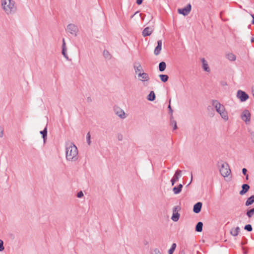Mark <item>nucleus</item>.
I'll list each match as a JSON object with an SVG mask.
<instances>
[{
  "label": "nucleus",
  "instance_id": "19",
  "mask_svg": "<svg viewBox=\"0 0 254 254\" xmlns=\"http://www.w3.org/2000/svg\"><path fill=\"white\" fill-rule=\"evenodd\" d=\"M133 67L136 73H137L138 72H140L142 70V66L139 63H135Z\"/></svg>",
  "mask_w": 254,
  "mask_h": 254
},
{
  "label": "nucleus",
  "instance_id": "43",
  "mask_svg": "<svg viewBox=\"0 0 254 254\" xmlns=\"http://www.w3.org/2000/svg\"><path fill=\"white\" fill-rule=\"evenodd\" d=\"M143 0H136V3L138 5H140L142 3Z\"/></svg>",
  "mask_w": 254,
  "mask_h": 254
},
{
  "label": "nucleus",
  "instance_id": "53",
  "mask_svg": "<svg viewBox=\"0 0 254 254\" xmlns=\"http://www.w3.org/2000/svg\"><path fill=\"white\" fill-rule=\"evenodd\" d=\"M191 181H190V182L189 183V185H190L191 184Z\"/></svg>",
  "mask_w": 254,
  "mask_h": 254
},
{
  "label": "nucleus",
  "instance_id": "26",
  "mask_svg": "<svg viewBox=\"0 0 254 254\" xmlns=\"http://www.w3.org/2000/svg\"><path fill=\"white\" fill-rule=\"evenodd\" d=\"M173 124H175V127H174V130H175L177 128V122L176 121L174 120V117L172 114H170V125H172Z\"/></svg>",
  "mask_w": 254,
  "mask_h": 254
},
{
  "label": "nucleus",
  "instance_id": "57",
  "mask_svg": "<svg viewBox=\"0 0 254 254\" xmlns=\"http://www.w3.org/2000/svg\"><path fill=\"white\" fill-rule=\"evenodd\" d=\"M168 254H170V253H168Z\"/></svg>",
  "mask_w": 254,
  "mask_h": 254
},
{
  "label": "nucleus",
  "instance_id": "46",
  "mask_svg": "<svg viewBox=\"0 0 254 254\" xmlns=\"http://www.w3.org/2000/svg\"><path fill=\"white\" fill-rule=\"evenodd\" d=\"M246 176V180L248 181L249 180V175H245Z\"/></svg>",
  "mask_w": 254,
  "mask_h": 254
},
{
  "label": "nucleus",
  "instance_id": "21",
  "mask_svg": "<svg viewBox=\"0 0 254 254\" xmlns=\"http://www.w3.org/2000/svg\"><path fill=\"white\" fill-rule=\"evenodd\" d=\"M254 202V195L251 196L250 197L248 198L247 200L245 205L248 206L250 205H252Z\"/></svg>",
  "mask_w": 254,
  "mask_h": 254
},
{
  "label": "nucleus",
  "instance_id": "12",
  "mask_svg": "<svg viewBox=\"0 0 254 254\" xmlns=\"http://www.w3.org/2000/svg\"><path fill=\"white\" fill-rule=\"evenodd\" d=\"M114 110L116 114L121 119H125L126 117L125 113L122 109L119 108H115Z\"/></svg>",
  "mask_w": 254,
  "mask_h": 254
},
{
  "label": "nucleus",
  "instance_id": "48",
  "mask_svg": "<svg viewBox=\"0 0 254 254\" xmlns=\"http://www.w3.org/2000/svg\"><path fill=\"white\" fill-rule=\"evenodd\" d=\"M251 42L253 43L254 42V37H252L251 39Z\"/></svg>",
  "mask_w": 254,
  "mask_h": 254
},
{
  "label": "nucleus",
  "instance_id": "3",
  "mask_svg": "<svg viewBox=\"0 0 254 254\" xmlns=\"http://www.w3.org/2000/svg\"><path fill=\"white\" fill-rule=\"evenodd\" d=\"M212 105L215 108L216 112L220 114L221 117L225 121L228 120V116L225 107L216 100L212 101Z\"/></svg>",
  "mask_w": 254,
  "mask_h": 254
},
{
  "label": "nucleus",
  "instance_id": "37",
  "mask_svg": "<svg viewBox=\"0 0 254 254\" xmlns=\"http://www.w3.org/2000/svg\"><path fill=\"white\" fill-rule=\"evenodd\" d=\"M3 242L0 239V251L1 252L4 250Z\"/></svg>",
  "mask_w": 254,
  "mask_h": 254
},
{
  "label": "nucleus",
  "instance_id": "13",
  "mask_svg": "<svg viewBox=\"0 0 254 254\" xmlns=\"http://www.w3.org/2000/svg\"><path fill=\"white\" fill-rule=\"evenodd\" d=\"M202 205V203L201 202H197L193 206V211L195 213H198L201 211Z\"/></svg>",
  "mask_w": 254,
  "mask_h": 254
},
{
  "label": "nucleus",
  "instance_id": "9",
  "mask_svg": "<svg viewBox=\"0 0 254 254\" xmlns=\"http://www.w3.org/2000/svg\"><path fill=\"white\" fill-rule=\"evenodd\" d=\"M241 118L246 123L250 122L251 120V113L248 110H245L242 114Z\"/></svg>",
  "mask_w": 254,
  "mask_h": 254
},
{
  "label": "nucleus",
  "instance_id": "31",
  "mask_svg": "<svg viewBox=\"0 0 254 254\" xmlns=\"http://www.w3.org/2000/svg\"><path fill=\"white\" fill-rule=\"evenodd\" d=\"M149 79L148 75L145 72H143L141 79H140L142 81H148Z\"/></svg>",
  "mask_w": 254,
  "mask_h": 254
},
{
  "label": "nucleus",
  "instance_id": "47",
  "mask_svg": "<svg viewBox=\"0 0 254 254\" xmlns=\"http://www.w3.org/2000/svg\"><path fill=\"white\" fill-rule=\"evenodd\" d=\"M222 85L223 86L227 85V83L225 82H222Z\"/></svg>",
  "mask_w": 254,
  "mask_h": 254
},
{
  "label": "nucleus",
  "instance_id": "33",
  "mask_svg": "<svg viewBox=\"0 0 254 254\" xmlns=\"http://www.w3.org/2000/svg\"><path fill=\"white\" fill-rule=\"evenodd\" d=\"M244 229L248 232H251L253 230L252 226L250 224L245 225Z\"/></svg>",
  "mask_w": 254,
  "mask_h": 254
},
{
  "label": "nucleus",
  "instance_id": "17",
  "mask_svg": "<svg viewBox=\"0 0 254 254\" xmlns=\"http://www.w3.org/2000/svg\"><path fill=\"white\" fill-rule=\"evenodd\" d=\"M183 186L182 184H180L177 187H175L173 189L174 193L176 194H179L182 191Z\"/></svg>",
  "mask_w": 254,
  "mask_h": 254
},
{
  "label": "nucleus",
  "instance_id": "45",
  "mask_svg": "<svg viewBox=\"0 0 254 254\" xmlns=\"http://www.w3.org/2000/svg\"><path fill=\"white\" fill-rule=\"evenodd\" d=\"M252 16L253 17V20H252V23L253 24H254V15H252Z\"/></svg>",
  "mask_w": 254,
  "mask_h": 254
},
{
  "label": "nucleus",
  "instance_id": "27",
  "mask_svg": "<svg viewBox=\"0 0 254 254\" xmlns=\"http://www.w3.org/2000/svg\"><path fill=\"white\" fill-rule=\"evenodd\" d=\"M227 59L230 61H234L236 60V56L232 53H229L227 55Z\"/></svg>",
  "mask_w": 254,
  "mask_h": 254
},
{
  "label": "nucleus",
  "instance_id": "1",
  "mask_svg": "<svg viewBox=\"0 0 254 254\" xmlns=\"http://www.w3.org/2000/svg\"><path fill=\"white\" fill-rule=\"evenodd\" d=\"M66 159L71 162H75L78 159V150L72 142L66 144Z\"/></svg>",
  "mask_w": 254,
  "mask_h": 254
},
{
  "label": "nucleus",
  "instance_id": "38",
  "mask_svg": "<svg viewBox=\"0 0 254 254\" xmlns=\"http://www.w3.org/2000/svg\"><path fill=\"white\" fill-rule=\"evenodd\" d=\"M3 135V128L0 126V137H2Z\"/></svg>",
  "mask_w": 254,
  "mask_h": 254
},
{
  "label": "nucleus",
  "instance_id": "20",
  "mask_svg": "<svg viewBox=\"0 0 254 254\" xmlns=\"http://www.w3.org/2000/svg\"><path fill=\"white\" fill-rule=\"evenodd\" d=\"M156 96L154 91H151L147 97V99L150 101H153L155 99Z\"/></svg>",
  "mask_w": 254,
  "mask_h": 254
},
{
  "label": "nucleus",
  "instance_id": "54",
  "mask_svg": "<svg viewBox=\"0 0 254 254\" xmlns=\"http://www.w3.org/2000/svg\"><path fill=\"white\" fill-rule=\"evenodd\" d=\"M191 181H190V182L189 183V185H190L191 184Z\"/></svg>",
  "mask_w": 254,
  "mask_h": 254
},
{
  "label": "nucleus",
  "instance_id": "49",
  "mask_svg": "<svg viewBox=\"0 0 254 254\" xmlns=\"http://www.w3.org/2000/svg\"><path fill=\"white\" fill-rule=\"evenodd\" d=\"M192 173H191V181L192 180Z\"/></svg>",
  "mask_w": 254,
  "mask_h": 254
},
{
  "label": "nucleus",
  "instance_id": "29",
  "mask_svg": "<svg viewBox=\"0 0 254 254\" xmlns=\"http://www.w3.org/2000/svg\"><path fill=\"white\" fill-rule=\"evenodd\" d=\"M254 214V209L253 208L248 210L246 212V215L249 218H251L253 217Z\"/></svg>",
  "mask_w": 254,
  "mask_h": 254
},
{
  "label": "nucleus",
  "instance_id": "39",
  "mask_svg": "<svg viewBox=\"0 0 254 254\" xmlns=\"http://www.w3.org/2000/svg\"><path fill=\"white\" fill-rule=\"evenodd\" d=\"M83 196V193L82 191H80L77 194V197L78 198H81Z\"/></svg>",
  "mask_w": 254,
  "mask_h": 254
},
{
  "label": "nucleus",
  "instance_id": "22",
  "mask_svg": "<svg viewBox=\"0 0 254 254\" xmlns=\"http://www.w3.org/2000/svg\"><path fill=\"white\" fill-rule=\"evenodd\" d=\"M203 228V223L202 222H199L197 223L195 226V231L198 232H201L202 231Z\"/></svg>",
  "mask_w": 254,
  "mask_h": 254
},
{
  "label": "nucleus",
  "instance_id": "32",
  "mask_svg": "<svg viewBox=\"0 0 254 254\" xmlns=\"http://www.w3.org/2000/svg\"><path fill=\"white\" fill-rule=\"evenodd\" d=\"M176 246H177L176 244L173 243L172 245L171 248L169 250L168 253L173 254L174 252L175 251V250L176 249Z\"/></svg>",
  "mask_w": 254,
  "mask_h": 254
},
{
  "label": "nucleus",
  "instance_id": "51",
  "mask_svg": "<svg viewBox=\"0 0 254 254\" xmlns=\"http://www.w3.org/2000/svg\"><path fill=\"white\" fill-rule=\"evenodd\" d=\"M191 181H190V182L189 183V185H190L191 184Z\"/></svg>",
  "mask_w": 254,
  "mask_h": 254
},
{
  "label": "nucleus",
  "instance_id": "11",
  "mask_svg": "<svg viewBox=\"0 0 254 254\" xmlns=\"http://www.w3.org/2000/svg\"><path fill=\"white\" fill-rule=\"evenodd\" d=\"M153 31V28L152 27H147L144 29L142 31V36L145 37L150 36Z\"/></svg>",
  "mask_w": 254,
  "mask_h": 254
},
{
  "label": "nucleus",
  "instance_id": "18",
  "mask_svg": "<svg viewBox=\"0 0 254 254\" xmlns=\"http://www.w3.org/2000/svg\"><path fill=\"white\" fill-rule=\"evenodd\" d=\"M182 170H177L175 173V174L172 178H173L176 181H178L180 178L182 176Z\"/></svg>",
  "mask_w": 254,
  "mask_h": 254
},
{
  "label": "nucleus",
  "instance_id": "36",
  "mask_svg": "<svg viewBox=\"0 0 254 254\" xmlns=\"http://www.w3.org/2000/svg\"><path fill=\"white\" fill-rule=\"evenodd\" d=\"M151 254H161V253L158 249L155 248L153 250V253Z\"/></svg>",
  "mask_w": 254,
  "mask_h": 254
},
{
  "label": "nucleus",
  "instance_id": "4",
  "mask_svg": "<svg viewBox=\"0 0 254 254\" xmlns=\"http://www.w3.org/2000/svg\"><path fill=\"white\" fill-rule=\"evenodd\" d=\"M219 172L223 177H227L231 173L229 164L226 162L221 161Z\"/></svg>",
  "mask_w": 254,
  "mask_h": 254
},
{
  "label": "nucleus",
  "instance_id": "41",
  "mask_svg": "<svg viewBox=\"0 0 254 254\" xmlns=\"http://www.w3.org/2000/svg\"><path fill=\"white\" fill-rule=\"evenodd\" d=\"M247 169L245 168L242 169V173L245 176L248 175L247 174Z\"/></svg>",
  "mask_w": 254,
  "mask_h": 254
},
{
  "label": "nucleus",
  "instance_id": "42",
  "mask_svg": "<svg viewBox=\"0 0 254 254\" xmlns=\"http://www.w3.org/2000/svg\"><path fill=\"white\" fill-rule=\"evenodd\" d=\"M176 182L177 181H176L173 178H172V179L171 180L172 186H174Z\"/></svg>",
  "mask_w": 254,
  "mask_h": 254
},
{
  "label": "nucleus",
  "instance_id": "52",
  "mask_svg": "<svg viewBox=\"0 0 254 254\" xmlns=\"http://www.w3.org/2000/svg\"><path fill=\"white\" fill-rule=\"evenodd\" d=\"M191 181H190V182L189 183V185H190L191 184Z\"/></svg>",
  "mask_w": 254,
  "mask_h": 254
},
{
  "label": "nucleus",
  "instance_id": "30",
  "mask_svg": "<svg viewBox=\"0 0 254 254\" xmlns=\"http://www.w3.org/2000/svg\"><path fill=\"white\" fill-rule=\"evenodd\" d=\"M103 55L106 59H107L109 60L111 59L112 56L108 50H104Z\"/></svg>",
  "mask_w": 254,
  "mask_h": 254
},
{
  "label": "nucleus",
  "instance_id": "7",
  "mask_svg": "<svg viewBox=\"0 0 254 254\" xmlns=\"http://www.w3.org/2000/svg\"><path fill=\"white\" fill-rule=\"evenodd\" d=\"M181 209V208L179 206H176L173 208V213L171 217V219L174 222H177L179 220L180 218V214L178 212L179 210Z\"/></svg>",
  "mask_w": 254,
  "mask_h": 254
},
{
  "label": "nucleus",
  "instance_id": "5",
  "mask_svg": "<svg viewBox=\"0 0 254 254\" xmlns=\"http://www.w3.org/2000/svg\"><path fill=\"white\" fill-rule=\"evenodd\" d=\"M191 5L190 3H189L186 7L183 8L178 9V12L179 14H181L184 16H187L189 14V13L191 11Z\"/></svg>",
  "mask_w": 254,
  "mask_h": 254
},
{
  "label": "nucleus",
  "instance_id": "6",
  "mask_svg": "<svg viewBox=\"0 0 254 254\" xmlns=\"http://www.w3.org/2000/svg\"><path fill=\"white\" fill-rule=\"evenodd\" d=\"M67 31L71 34L76 36L78 31V28L77 26L74 24H69L67 26Z\"/></svg>",
  "mask_w": 254,
  "mask_h": 254
},
{
  "label": "nucleus",
  "instance_id": "28",
  "mask_svg": "<svg viewBox=\"0 0 254 254\" xmlns=\"http://www.w3.org/2000/svg\"><path fill=\"white\" fill-rule=\"evenodd\" d=\"M161 80L163 82H166L169 79V76L166 74H160L159 75Z\"/></svg>",
  "mask_w": 254,
  "mask_h": 254
},
{
  "label": "nucleus",
  "instance_id": "44",
  "mask_svg": "<svg viewBox=\"0 0 254 254\" xmlns=\"http://www.w3.org/2000/svg\"><path fill=\"white\" fill-rule=\"evenodd\" d=\"M142 74H143V73H141V72H140L139 73H138V77H142Z\"/></svg>",
  "mask_w": 254,
  "mask_h": 254
},
{
  "label": "nucleus",
  "instance_id": "35",
  "mask_svg": "<svg viewBox=\"0 0 254 254\" xmlns=\"http://www.w3.org/2000/svg\"><path fill=\"white\" fill-rule=\"evenodd\" d=\"M90 137H91V136H90V133L88 132L86 135L87 142L88 145H90L91 143Z\"/></svg>",
  "mask_w": 254,
  "mask_h": 254
},
{
  "label": "nucleus",
  "instance_id": "16",
  "mask_svg": "<svg viewBox=\"0 0 254 254\" xmlns=\"http://www.w3.org/2000/svg\"><path fill=\"white\" fill-rule=\"evenodd\" d=\"M201 62L202 64V68L203 70L207 72H210V69L207 64V61L204 58H202L201 59Z\"/></svg>",
  "mask_w": 254,
  "mask_h": 254
},
{
  "label": "nucleus",
  "instance_id": "25",
  "mask_svg": "<svg viewBox=\"0 0 254 254\" xmlns=\"http://www.w3.org/2000/svg\"><path fill=\"white\" fill-rule=\"evenodd\" d=\"M166 67V64L164 62H161L159 64V70L162 72L165 70Z\"/></svg>",
  "mask_w": 254,
  "mask_h": 254
},
{
  "label": "nucleus",
  "instance_id": "2",
  "mask_svg": "<svg viewBox=\"0 0 254 254\" xmlns=\"http://www.w3.org/2000/svg\"><path fill=\"white\" fill-rule=\"evenodd\" d=\"M1 4L7 14L14 13L16 11L15 2L12 0H1Z\"/></svg>",
  "mask_w": 254,
  "mask_h": 254
},
{
  "label": "nucleus",
  "instance_id": "10",
  "mask_svg": "<svg viewBox=\"0 0 254 254\" xmlns=\"http://www.w3.org/2000/svg\"><path fill=\"white\" fill-rule=\"evenodd\" d=\"M162 42L161 40H159L157 41V46L155 48L154 54L155 55H158L162 49Z\"/></svg>",
  "mask_w": 254,
  "mask_h": 254
},
{
  "label": "nucleus",
  "instance_id": "15",
  "mask_svg": "<svg viewBox=\"0 0 254 254\" xmlns=\"http://www.w3.org/2000/svg\"><path fill=\"white\" fill-rule=\"evenodd\" d=\"M250 186L247 184H244L242 186V190L240 191V194L244 195L250 189Z\"/></svg>",
  "mask_w": 254,
  "mask_h": 254
},
{
  "label": "nucleus",
  "instance_id": "40",
  "mask_svg": "<svg viewBox=\"0 0 254 254\" xmlns=\"http://www.w3.org/2000/svg\"><path fill=\"white\" fill-rule=\"evenodd\" d=\"M250 134H251V139H252L253 143H254V131H251Z\"/></svg>",
  "mask_w": 254,
  "mask_h": 254
},
{
  "label": "nucleus",
  "instance_id": "23",
  "mask_svg": "<svg viewBox=\"0 0 254 254\" xmlns=\"http://www.w3.org/2000/svg\"><path fill=\"white\" fill-rule=\"evenodd\" d=\"M40 133L42 135V137L45 141L47 136V124L45 128L43 130L40 131Z\"/></svg>",
  "mask_w": 254,
  "mask_h": 254
},
{
  "label": "nucleus",
  "instance_id": "50",
  "mask_svg": "<svg viewBox=\"0 0 254 254\" xmlns=\"http://www.w3.org/2000/svg\"><path fill=\"white\" fill-rule=\"evenodd\" d=\"M172 126H173V128L175 127V124H173Z\"/></svg>",
  "mask_w": 254,
  "mask_h": 254
},
{
  "label": "nucleus",
  "instance_id": "34",
  "mask_svg": "<svg viewBox=\"0 0 254 254\" xmlns=\"http://www.w3.org/2000/svg\"><path fill=\"white\" fill-rule=\"evenodd\" d=\"M168 108L169 109V113L170 114H172V113L173 112V110L172 109L171 106V99H170L169 101V105H168Z\"/></svg>",
  "mask_w": 254,
  "mask_h": 254
},
{
  "label": "nucleus",
  "instance_id": "56",
  "mask_svg": "<svg viewBox=\"0 0 254 254\" xmlns=\"http://www.w3.org/2000/svg\"><path fill=\"white\" fill-rule=\"evenodd\" d=\"M244 254H247V252H245V253H244Z\"/></svg>",
  "mask_w": 254,
  "mask_h": 254
},
{
  "label": "nucleus",
  "instance_id": "55",
  "mask_svg": "<svg viewBox=\"0 0 254 254\" xmlns=\"http://www.w3.org/2000/svg\"><path fill=\"white\" fill-rule=\"evenodd\" d=\"M88 100H91V99H89V98H88Z\"/></svg>",
  "mask_w": 254,
  "mask_h": 254
},
{
  "label": "nucleus",
  "instance_id": "24",
  "mask_svg": "<svg viewBox=\"0 0 254 254\" xmlns=\"http://www.w3.org/2000/svg\"><path fill=\"white\" fill-rule=\"evenodd\" d=\"M240 228L239 227H237L235 229H232L231 230L230 233L233 236H237L240 232Z\"/></svg>",
  "mask_w": 254,
  "mask_h": 254
},
{
  "label": "nucleus",
  "instance_id": "8",
  "mask_svg": "<svg viewBox=\"0 0 254 254\" xmlns=\"http://www.w3.org/2000/svg\"><path fill=\"white\" fill-rule=\"evenodd\" d=\"M237 96L241 102L246 101L249 98L248 94L242 90H239L237 92Z\"/></svg>",
  "mask_w": 254,
  "mask_h": 254
},
{
  "label": "nucleus",
  "instance_id": "14",
  "mask_svg": "<svg viewBox=\"0 0 254 254\" xmlns=\"http://www.w3.org/2000/svg\"><path fill=\"white\" fill-rule=\"evenodd\" d=\"M62 54L63 55L64 57L67 60H69L68 57L66 54V48L65 45V42L64 39L63 38V44H62Z\"/></svg>",
  "mask_w": 254,
  "mask_h": 254
}]
</instances>
